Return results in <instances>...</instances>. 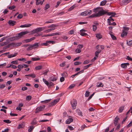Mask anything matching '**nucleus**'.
<instances>
[{
    "label": "nucleus",
    "instance_id": "obj_61",
    "mask_svg": "<svg viewBox=\"0 0 132 132\" xmlns=\"http://www.w3.org/2000/svg\"><path fill=\"white\" fill-rule=\"evenodd\" d=\"M103 86V85L102 84V82H100L99 85H97V87H102Z\"/></svg>",
    "mask_w": 132,
    "mask_h": 132
},
{
    "label": "nucleus",
    "instance_id": "obj_24",
    "mask_svg": "<svg viewBox=\"0 0 132 132\" xmlns=\"http://www.w3.org/2000/svg\"><path fill=\"white\" fill-rule=\"evenodd\" d=\"M107 2L106 0H104L102 1L100 3V5L103 6Z\"/></svg>",
    "mask_w": 132,
    "mask_h": 132
},
{
    "label": "nucleus",
    "instance_id": "obj_49",
    "mask_svg": "<svg viewBox=\"0 0 132 132\" xmlns=\"http://www.w3.org/2000/svg\"><path fill=\"white\" fill-rule=\"evenodd\" d=\"M75 52L76 53H79L81 52V50L77 48Z\"/></svg>",
    "mask_w": 132,
    "mask_h": 132
},
{
    "label": "nucleus",
    "instance_id": "obj_22",
    "mask_svg": "<svg viewBox=\"0 0 132 132\" xmlns=\"http://www.w3.org/2000/svg\"><path fill=\"white\" fill-rule=\"evenodd\" d=\"M76 112L78 113V114L79 116H82V112L79 109H77L76 110Z\"/></svg>",
    "mask_w": 132,
    "mask_h": 132
},
{
    "label": "nucleus",
    "instance_id": "obj_40",
    "mask_svg": "<svg viewBox=\"0 0 132 132\" xmlns=\"http://www.w3.org/2000/svg\"><path fill=\"white\" fill-rule=\"evenodd\" d=\"M7 44L6 42H3L0 43V47L2 46L5 45H6Z\"/></svg>",
    "mask_w": 132,
    "mask_h": 132
},
{
    "label": "nucleus",
    "instance_id": "obj_47",
    "mask_svg": "<svg viewBox=\"0 0 132 132\" xmlns=\"http://www.w3.org/2000/svg\"><path fill=\"white\" fill-rule=\"evenodd\" d=\"M90 62V61L89 60H86L84 61L83 62V64H87Z\"/></svg>",
    "mask_w": 132,
    "mask_h": 132
},
{
    "label": "nucleus",
    "instance_id": "obj_59",
    "mask_svg": "<svg viewBox=\"0 0 132 132\" xmlns=\"http://www.w3.org/2000/svg\"><path fill=\"white\" fill-rule=\"evenodd\" d=\"M49 121V120H40L39 122H45L47 121Z\"/></svg>",
    "mask_w": 132,
    "mask_h": 132
},
{
    "label": "nucleus",
    "instance_id": "obj_34",
    "mask_svg": "<svg viewBox=\"0 0 132 132\" xmlns=\"http://www.w3.org/2000/svg\"><path fill=\"white\" fill-rule=\"evenodd\" d=\"M3 121L7 123H9L11 122V121L9 119L4 120Z\"/></svg>",
    "mask_w": 132,
    "mask_h": 132
},
{
    "label": "nucleus",
    "instance_id": "obj_45",
    "mask_svg": "<svg viewBox=\"0 0 132 132\" xmlns=\"http://www.w3.org/2000/svg\"><path fill=\"white\" fill-rule=\"evenodd\" d=\"M56 27V25L54 24H52V25H51L48 26V28H52V27Z\"/></svg>",
    "mask_w": 132,
    "mask_h": 132
},
{
    "label": "nucleus",
    "instance_id": "obj_13",
    "mask_svg": "<svg viewBox=\"0 0 132 132\" xmlns=\"http://www.w3.org/2000/svg\"><path fill=\"white\" fill-rule=\"evenodd\" d=\"M73 121V119L71 118H69L66 121V123L67 124H69Z\"/></svg>",
    "mask_w": 132,
    "mask_h": 132
},
{
    "label": "nucleus",
    "instance_id": "obj_9",
    "mask_svg": "<svg viewBox=\"0 0 132 132\" xmlns=\"http://www.w3.org/2000/svg\"><path fill=\"white\" fill-rule=\"evenodd\" d=\"M8 23L10 25L13 26L15 24L16 22L14 21H13L11 20H10L9 21Z\"/></svg>",
    "mask_w": 132,
    "mask_h": 132
},
{
    "label": "nucleus",
    "instance_id": "obj_5",
    "mask_svg": "<svg viewBox=\"0 0 132 132\" xmlns=\"http://www.w3.org/2000/svg\"><path fill=\"white\" fill-rule=\"evenodd\" d=\"M71 103L72 109H75L76 108L77 104V101L75 100H73L71 102Z\"/></svg>",
    "mask_w": 132,
    "mask_h": 132
},
{
    "label": "nucleus",
    "instance_id": "obj_37",
    "mask_svg": "<svg viewBox=\"0 0 132 132\" xmlns=\"http://www.w3.org/2000/svg\"><path fill=\"white\" fill-rule=\"evenodd\" d=\"M42 68V66L41 65H39L38 66L36 67L35 68V69L37 70H39L41 69Z\"/></svg>",
    "mask_w": 132,
    "mask_h": 132
},
{
    "label": "nucleus",
    "instance_id": "obj_50",
    "mask_svg": "<svg viewBox=\"0 0 132 132\" xmlns=\"http://www.w3.org/2000/svg\"><path fill=\"white\" fill-rule=\"evenodd\" d=\"M50 7V5L48 4H46L44 7V10H46L49 8Z\"/></svg>",
    "mask_w": 132,
    "mask_h": 132
},
{
    "label": "nucleus",
    "instance_id": "obj_53",
    "mask_svg": "<svg viewBox=\"0 0 132 132\" xmlns=\"http://www.w3.org/2000/svg\"><path fill=\"white\" fill-rule=\"evenodd\" d=\"M81 63L78 61H76L74 62V64L75 65H79Z\"/></svg>",
    "mask_w": 132,
    "mask_h": 132
},
{
    "label": "nucleus",
    "instance_id": "obj_55",
    "mask_svg": "<svg viewBox=\"0 0 132 132\" xmlns=\"http://www.w3.org/2000/svg\"><path fill=\"white\" fill-rule=\"evenodd\" d=\"M75 6L74 5H73L72 6L70 7L69 9V11H71L75 7Z\"/></svg>",
    "mask_w": 132,
    "mask_h": 132
},
{
    "label": "nucleus",
    "instance_id": "obj_19",
    "mask_svg": "<svg viewBox=\"0 0 132 132\" xmlns=\"http://www.w3.org/2000/svg\"><path fill=\"white\" fill-rule=\"evenodd\" d=\"M18 54L17 53H14L13 54H12L10 55H9L7 57L9 58H11L16 56Z\"/></svg>",
    "mask_w": 132,
    "mask_h": 132
},
{
    "label": "nucleus",
    "instance_id": "obj_23",
    "mask_svg": "<svg viewBox=\"0 0 132 132\" xmlns=\"http://www.w3.org/2000/svg\"><path fill=\"white\" fill-rule=\"evenodd\" d=\"M96 37L98 39L101 38L102 37V35L100 34H96Z\"/></svg>",
    "mask_w": 132,
    "mask_h": 132
},
{
    "label": "nucleus",
    "instance_id": "obj_60",
    "mask_svg": "<svg viewBox=\"0 0 132 132\" xmlns=\"http://www.w3.org/2000/svg\"><path fill=\"white\" fill-rule=\"evenodd\" d=\"M75 86V85L74 84H73L71 85L69 87V89H71L73 88Z\"/></svg>",
    "mask_w": 132,
    "mask_h": 132
},
{
    "label": "nucleus",
    "instance_id": "obj_33",
    "mask_svg": "<svg viewBox=\"0 0 132 132\" xmlns=\"http://www.w3.org/2000/svg\"><path fill=\"white\" fill-rule=\"evenodd\" d=\"M34 127L32 126H31L30 127V128L28 129V131L29 132H31L34 128Z\"/></svg>",
    "mask_w": 132,
    "mask_h": 132
},
{
    "label": "nucleus",
    "instance_id": "obj_44",
    "mask_svg": "<svg viewBox=\"0 0 132 132\" xmlns=\"http://www.w3.org/2000/svg\"><path fill=\"white\" fill-rule=\"evenodd\" d=\"M51 99L50 100H45L44 101H41V102L42 103L43 102H45V103H47L49 102L50 101H51Z\"/></svg>",
    "mask_w": 132,
    "mask_h": 132
},
{
    "label": "nucleus",
    "instance_id": "obj_32",
    "mask_svg": "<svg viewBox=\"0 0 132 132\" xmlns=\"http://www.w3.org/2000/svg\"><path fill=\"white\" fill-rule=\"evenodd\" d=\"M31 59L33 61H36L40 60V58H39L32 57Z\"/></svg>",
    "mask_w": 132,
    "mask_h": 132
},
{
    "label": "nucleus",
    "instance_id": "obj_1",
    "mask_svg": "<svg viewBox=\"0 0 132 132\" xmlns=\"http://www.w3.org/2000/svg\"><path fill=\"white\" fill-rule=\"evenodd\" d=\"M107 13L108 11H105L103 9H102L101 10L99 11L97 13L93 14L90 16L89 17L93 18L94 17H99L104 15L106 14H107Z\"/></svg>",
    "mask_w": 132,
    "mask_h": 132
},
{
    "label": "nucleus",
    "instance_id": "obj_58",
    "mask_svg": "<svg viewBox=\"0 0 132 132\" xmlns=\"http://www.w3.org/2000/svg\"><path fill=\"white\" fill-rule=\"evenodd\" d=\"M111 37L112 38L113 40H115L116 39V38L114 35L112 34H111Z\"/></svg>",
    "mask_w": 132,
    "mask_h": 132
},
{
    "label": "nucleus",
    "instance_id": "obj_27",
    "mask_svg": "<svg viewBox=\"0 0 132 132\" xmlns=\"http://www.w3.org/2000/svg\"><path fill=\"white\" fill-rule=\"evenodd\" d=\"M127 32H122L121 34V36L122 37H123L124 36H126L127 35Z\"/></svg>",
    "mask_w": 132,
    "mask_h": 132
},
{
    "label": "nucleus",
    "instance_id": "obj_63",
    "mask_svg": "<svg viewBox=\"0 0 132 132\" xmlns=\"http://www.w3.org/2000/svg\"><path fill=\"white\" fill-rule=\"evenodd\" d=\"M15 7V6H9V7L8 8L11 10L13 9Z\"/></svg>",
    "mask_w": 132,
    "mask_h": 132
},
{
    "label": "nucleus",
    "instance_id": "obj_64",
    "mask_svg": "<svg viewBox=\"0 0 132 132\" xmlns=\"http://www.w3.org/2000/svg\"><path fill=\"white\" fill-rule=\"evenodd\" d=\"M126 59L129 61H132V58L130 57L129 56H127V57Z\"/></svg>",
    "mask_w": 132,
    "mask_h": 132
},
{
    "label": "nucleus",
    "instance_id": "obj_4",
    "mask_svg": "<svg viewBox=\"0 0 132 132\" xmlns=\"http://www.w3.org/2000/svg\"><path fill=\"white\" fill-rule=\"evenodd\" d=\"M45 106L44 105L40 106L37 108L35 111V113H37L43 110L45 108Z\"/></svg>",
    "mask_w": 132,
    "mask_h": 132
},
{
    "label": "nucleus",
    "instance_id": "obj_20",
    "mask_svg": "<svg viewBox=\"0 0 132 132\" xmlns=\"http://www.w3.org/2000/svg\"><path fill=\"white\" fill-rule=\"evenodd\" d=\"M25 76H29L32 78H34L36 77V75L34 73L31 74L25 75Z\"/></svg>",
    "mask_w": 132,
    "mask_h": 132
},
{
    "label": "nucleus",
    "instance_id": "obj_57",
    "mask_svg": "<svg viewBox=\"0 0 132 132\" xmlns=\"http://www.w3.org/2000/svg\"><path fill=\"white\" fill-rule=\"evenodd\" d=\"M97 57L95 56L93 59H92L91 60L90 62L91 63L93 62L94 61H95L96 59H97Z\"/></svg>",
    "mask_w": 132,
    "mask_h": 132
},
{
    "label": "nucleus",
    "instance_id": "obj_62",
    "mask_svg": "<svg viewBox=\"0 0 132 132\" xmlns=\"http://www.w3.org/2000/svg\"><path fill=\"white\" fill-rule=\"evenodd\" d=\"M61 37L62 39L65 40L67 39L68 38V37L65 36H62Z\"/></svg>",
    "mask_w": 132,
    "mask_h": 132
},
{
    "label": "nucleus",
    "instance_id": "obj_51",
    "mask_svg": "<svg viewBox=\"0 0 132 132\" xmlns=\"http://www.w3.org/2000/svg\"><path fill=\"white\" fill-rule=\"evenodd\" d=\"M36 4L37 5H39V4H40L41 1L40 0H36Z\"/></svg>",
    "mask_w": 132,
    "mask_h": 132
},
{
    "label": "nucleus",
    "instance_id": "obj_54",
    "mask_svg": "<svg viewBox=\"0 0 132 132\" xmlns=\"http://www.w3.org/2000/svg\"><path fill=\"white\" fill-rule=\"evenodd\" d=\"M89 92L88 91H86L85 94V96L88 97L89 96Z\"/></svg>",
    "mask_w": 132,
    "mask_h": 132
},
{
    "label": "nucleus",
    "instance_id": "obj_7",
    "mask_svg": "<svg viewBox=\"0 0 132 132\" xmlns=\"http://www.w3.org/2000/svg\"><path fill=\"white\" fill-rule=\"evenodd\" d=\"M44 29V27H39L35 30L34 33H37L39 31H41Z\"/></svg>",
    "mask_w": 132,
    "mask_h": 132
},
{
    "label": "nucleus",
    "instance_id": "obj_2",
    "mask_svg": "<svg viewBox=\"0 0 132 132\" xmlns=\"http://www.w3.org/2000/svg\"><path fill=\"white\" fill-rule=\"evenodd\" d=\"M92 11L89 10H87L82 12L81 13V15L84 16L90 15L92 13Z\"/></svg>",
    "mask_w": 132,
    "mask_h": 132
},
{
    "label": "nucleus",
    "instance_id": "obj_48",
    "mask_svg": "<svg viewBox=\"0 0 132 132\" xmlns=\"http://www.w3.org/2000/svg\"><path fill=\"white\" fill-rule=\"evenodd\" d=\"M41 45H44L45 46H48L49 45L47 43V41H46V42L45 43H42L41 44Z\"/></svg>",
    "mask_w": 132,
    "mask_h": 132
},
{
    "label": "nucleus",
    "instance_id": "obj_6",
    "mask_svg": "<svg viewBox=\"0 0 132 132\" xmlns=\"http://www.w3.org/2000/svg\"><path fill=\"white\" fill-rule=\"evenodd\" d=\"M59 100V99H57L54 100V101L48 104V106L49 107H51L55 105L56 103L58 102Z\"/></svg>",
    "mask_w": 132,
    "mask_h": 132
},
{
    "label": "nucleus",
    "instance_id": "obj_16",
    "mask_svg": "<svg viewBox=\"0 0 132 132\" xmlns=\"http://www.w3.org/2000/svg\"><path fill=\"white\" fill-rule=\"evenodd\" d=\"M116 15V13L113 12H109L107 13V15H111V16L114 17Z\"/></svg>",
    "mask_w": 132,
    "mask_h": 132
},
{
    "label": "nucleus",
    "instance_id": "obj_42",
    "mask_svg": "<svg viewBox=\"0 0 132 132\" xmlns=\"http://www.w3.org/2000/svg\"><path fill=\"white\" fill-rule=\"evenodd\" d=\"M121 67L123 68H127L126 65L125 63L121 64Z\"/></svg>",
    "mask_w": 132,
    "mask_h": 132
},
{
    "label": "nucleus",
    "instance_id": "obj_38",
    "mask_svg": "<svg viewBox=\"0 0 132 132\" xmlns=\"http://www.w3.org/2000/svg\"><path fill=\"white\" fill-rule=\"evenodd\" d=\"M43 80L44 82L45 83L47 86L49 84V82H48L45 79H43Z\"/></svg>",
    "mask_w": 132,
    "mask_h": 132
},
{
    "label": "nucleus",
    "instance_id": "obj_11",
    "mask_svg": "<svg viewBox=\"0 0 132 132\" xmlns=\"http://www.w3.org/2000/svg\"><path fill=\"white\" fill-rule=\"evenodd\" d=\"M35 38L34 37H33L32 38H31L30 39H26L24 40V41L26 42V43H29L32 40H34V39H35Z\"/></svg>",
    "mask_w": 132,
    "mask_h": 132
},
{
    "label": "nucleus",
    "instance_id": "obj_12",
    "mask_svg": "<svg viewBox=\"0 0 132 132\" xmlns=\"http://www.w3.org/2000/svg\"><path fill=\"white\" fill-rule=\"evenodd\" d=\"M25 126V124L24 122L20 124L17 127L18 129H20V128H23Z\"/></svg>",
    "mask_w": 132,
    "mask_h": 132
},
{
    "label": "nucleus",
    "instance_id": "obj_35",
    "mask_svg": "<svg viewBox=\"0 0 132 132\" xmlns=\"http://www.w3.org/2000/svg\"><path fill=\"white\" fill-rule=\"evenodd\" d=\"M5 84H0V89H2L5 87Z\"/></svg>",
    "mask_w": 132,
    "mask_h": 132
},
{
    "label": "nucleus",
    "instance_id": "obj_31",
    "mask_svg": "<svg viewBox=\"0 0 132 132\" xmlns=\"http://www.w3.org/2000/svg\"><path fill=\"white\" fill-rule=\"evenodd\" d=\"M16 38V36L15 37H10L9 38V40L11 41H13L15 40H17Z\"/></svg>",
    "mask_w": 132,
    "mask_h": 132
},
{
    "label": "nucleus",
    "instance_id": "obj_3",
    "mask_svg": "<svg viewBox=\"0 0 132 132\" xmlns=\"http://www.w3.org/2000/svg\"><path fill=\"white\" fill-rule=\"evenodd\" d=\"M29 33L28 31H26L24 32H21L18 34V35L16 36V39H18L20 38L23 35L27 34Z\"/></svg>",
    "mask_w": 132,
    "mask_h": 132
},
{
    "label": "nucleus",
    "instance_id": "obj_26",
    "mask_svg": "<svg viewBox=\"0 0 132 132\" xmlns=\"http://www.w3.org/2000/svg\"><path fill=\"white\" fill-rule=\"evenodd\" d=\"M132 0H122V2L123 3L128 4L131 2Z\"/></svg>",
    "mask_w": 132,
    "mask_h": 132
},
{
    "label": "nucleus",
    "instance_id": "obj_30",
    "mask_svg": "<svg viewBox=\"0 0 132 132\" xmlns=\"http://www.w3.org/2000/svg\"><path fill=\"white\" fill-rule=\"evenodd\" d=\"M112 17L113 16H111L110 17L109 19H108V23H109V21H110V22H111V21L112 22H113L114 21V20L112 18Z\"/></svg>",
    "mask_w": 132,
    "mask_h": 132
},
{
    "label": "nucleus",
    "instance_id": "obj_17",
    "mask_svg": "<svg viewBox=\"0 0 132 132\" xmlns=\"http://www.w3.org/2000/svg\"><path fill=\"white\" fill-rule=\"evenodd\" d=\"M125 108L124 106H122L120 107L119 109L118 112L119 113L122 112V111L124 110Z\"/></svg>",
    "mask_w": 132,
    "mask_h": 132
},
{
    "label": "nucleus",
    "instance_id": "obj_14",
    "mask_svg": "<svg viewBox=\"0 0 132 132\" xmlns=\"http://www.w3.org/2000/svg\"><path fill=\"white\" fill-rule=\"evenodd\" d=\"M31 25L30 24H26L23 25H21L20 26V27H28L31 26Z\"/></svg>",
    "mask_w": 132,
    "mask_h": 132
},
{
    "label": "nucleus",
    "instance_id": "obj_8",
    "mask_svg": "<svg viewBox=\"0 0 132 132\" xmlns=\"http://www.w3.org/2000/svg\"><path fill=\"white\" fill-rule=\"evenodd\" d=\"M57 78L53 76L50 77L49 78V80L52 81H54L57 80Z\"/></svg>",
    "mask_w": 132,
    "mask_h": 132
},
{
    "label": "nucleus",
    "instance_id": "obj_10",
    "mask_svg": "<svg viewBox=\"0 0 132 132\" xmlns=\"http://www.w3.org/2000/svg\"><path fill=\"white\" fill-rule=\"evenodd\" d=\"M119 120V118L118 116H117L115 118L114 120V125L115 126H116L117 124V123L118 122V121Z\"/></svg>",
    "mask_w": 132,
    "mask_h": 132
},
{
    "label": "nucleus",
    "instance_id": "obj_46",
    "mask_svg": "<svg viewBox=\"0 0 132 132\" xmlns=\"http://www.w3.org/2000/svg\"><path fill=\"white\" fill-rule=\"evenodd\" d=\"M109 24V25H113V26H115L116 25V23L115 22H113L112 23H111L110 22V21H109L108 23Z\"/></svg>",
    "mask_w": 132,
    "mask_h": 132
},
{
    "label": "nucleus",
    "instance_id": "obj_21",
    "mask_svg": "<svg viewBox=\"0 0 132 132\" xmlns=\"http://www.w3.org/2000/svg\"><path fill=\"white\" fill-rule=\"evenodd\" d=\"M60 34L59 32H56L49 34V36H52L55 35H60Z\"/></svg>",
    "mask_w": 132,
    "mask_h": 132
},
{
    "label": "nucleus",
    "instance_id": "obj_39",
    "mask_svg": "<svg viewBox=\"0 0 132 132\" xmlns=\"http://www.w3.org/2000/svg\"><path fill=\"white\" fill-rule=\"evenodd\" d=\"M47 43L48 44L51 43L52 44H54L55 43V42L52 40L47 41Z\"/></svg>",
    "mask_w": 132,
    "mask_h": 132
},
{
    "label": "nucleus",
    "instance_id": "obj_18",
    "mask_svg": "<svg viewBox=\"0 0 132 132\" xmlns=\"http://www.w3.org/2000/svg\"><path fill=\"white\" fill-rule=\"evenodd\" d=\"M129 30V28L127 27H123V29L122 30V32H126L128 33Z\"/></svg>",
    "mask_w": 132,
    "mask_h": 132
},
{
    "label": "nucleus",
    "instance_id": "obj_52",
    "mask_svg": "<svg viewBox=\"0 0 132 132\" xmlns=\"http://www.w3.org/2000/svg\"><path fill=\"white\" fill-rule=\"evenodd\" d=\"M97 29V27L95 25H94L93 26V31H95Z\"/></svg>",
    "mask_w": 132,
    "mask_h": 132
},
{
    "label": "nucleus",
    "instance_id": "obj_43",
    "mask_svg": "<svg viewBox=\"0 0 132 132\" xmlns=\"http://www.w3.org/2000/svg\"><path fill=\"white\" fill-rule=\"evenodd\" d=\"M32 98L31 96L30 95L27 96L26 97V100H27L30 101Z\"/></svg>",
    "mask_w": 132,
    "mask_h": 132
},
{
    "label": "nucleus",
    "instance_id": "obj_25",
    "mask_svg": "<svg viewBox=\"0 0 132 132\" xmlns=\"http://www.w3.org/2000/svg\"><path fill=\"white\" fill-rule=\"evenodd\" d=\"M10 67H11L12 68L14 69H16L17 68V67L16 66L12 64H11L9 65V67H7V66H6V67L7 68H9Z\"/></svg>",
    "mask_w": 132,
    "mask_h": 132
},
{
    "label": "nucleus",
    "instance_id": "obj_36",
    "mask_svg": "<svg viewBox=\"0 0 132 132\" xmlns=\"http://www.w3.org/2000/svg\"><path fill=\"white\" fill-rule=\"evenodd\" d=\"M127 45L128 46H130L132 44V40L129 41L128 42V41L127 40Z\"/></svg>",
    "mask_w": 132,
    "mask_h": 132
},
{
    "label": "nucleus",
    "instance_id": "obj_29",
    "mask_svg": "<svg viewBox=\"0 0 132 132\" xmlns=\"http://www.w3.org/2000/svg\"><path fill=\"white\" fill-rule=\"evenodd\" d=\"M32 45L33 46V48H36L38 46V44L37 43H35Z\"/></svg>",
    "mask_w": 132,
    "mask_h": 132
},
{
    "label": "nucleus",
    "instance_id": "obj_56",
    "mask_svg": "<svg viewBox=\"0 0 132 132\" xmlns=\"http://www.w3.org/2000/svg\"><path fill=\"white\" fill-rule=\"evenodd\" d=\"M49 85L48 86L49 87L52 86H53L54 85V84L52 82H49Z\"/></svg>",
    "mask_w": 132,
    "mask_h": 132
},
{
    "label": "nucleus",
    "instance_id": "obj_41",
    "mask_svg": "<svg viewBox=\"0 0 132 132\" xmlns=\"http://www.w3.org/2000/svg\"><path fill=\"white\" fill-rule=\"evenodd\" d=\"M33 48V46L32 45H30L29 46V47L27 48V50H32Z\"/></svg>",
    "mask_w": 132,
    "mask_h": 132
},
{
    "label": "nucleus",
    "instance_id": "obj_15",
    "mask_svg": "<svg viewBox=\"0 0 132 132\" xmlns=\"http://www.w3.org/2000/svg\"><path fill=\"white\" fill-rule=\"evenodd\" d=\"M101 50H98L95 53V57H98V55L101 52Z\"/></svg>",
    "mask_w": 132,
    "mask_h": 132
},
{
    "label": "nucleus",
    "instance_id": "obj_28",
    "mask_svg": "<svg viewBox=\"0 0 132 132\" xmlns=\"http://www.w3.org/2000/svg\"><path fill=\"white\" fill-rule=\"evenodd\" d=\"M37 124L36 121L35 119H34L31 122V124L32 125H36Z\"/></svg>",
    "mask_w": 132,
    "mask_h": 132
}]
</instances>
